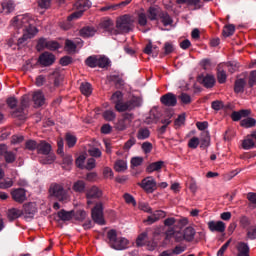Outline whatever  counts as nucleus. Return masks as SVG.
<instances>
[{
	"label": "nucleus",
	"mask_w": 256,
	"mask_h": 256,
	"mask_svg": "<svg viewBox=\"0 0 256 256\" xmlns=\"http://www.w3.org/2000/svg\"><path fill=\"white\" fill-rule=\"evenodd\" d=\"M12 26L16 30H22L23 36L18 38L16 45L18 49H21L25 46L27 40L35 37L37 33V27L31 25V17L28 14L17 15L13 18Z\"/></svg>",
	"instance_id": "1"
},
{
	"label": "nucleus",
	"mask_w": 256,
	"mask_h": 256,
	"mask_svg": "<svg viewBox=\"0 0 256 256\" xmlns=\"http://www.w3.org/2000/svg\"><path fill=\"white\" fill-rule=\"evenodd\" d=\"M111 100L115 104V109L118 112L132 111L141 106V100L138 97H132V99L123 102V94L120 91L115 92Z\"/></svg>",
	"instance_id": "2"
},
{
	"label": "nucleus",
	"mask_w": 256,
	"mask_h": 256,
	"mask_svg": "<svg viewBox=\"0 0 256 256\" xmlns=\"http://www.w3.org/2000/svg\"><path fill=\"white\" fill-rule=\"evenodd\" d=\"M107 239L111 248L115 250L127 249L129 241L125 237H118L117 231L115 229H111L108 231Z\"/></svg>",
	"instance_id": "3"
},
{
	"label": "nucleus",
	"mask_w": 256,
	"mask_h": 256,
	"mask_svg": "<svg viewBox=\"0 0 256 256\" xmlns=\"http://www.w3.org/2000/svg\"><path fill=\"white\" fill-rule=\"evenodd\" d=\"M116 30L117 35L129 33L132 30L131 16L128 14L120 16L116 22Z\"/></svg>",
	"instance_id": "4"
},
{
	"label": "nucleus",
	"mask_w": 256,
	"mask_h": 256,
	"mask_svg": "<svg viewBox=\"0 0 256 256\" xmlns=\"http://www.w3.org/2000/svg\"><path fill=\"white\" fill-rule=\"evenodd\" d=\"M49 193L51 197L56 198L59 202H66L69 198L67 190L57 183L51 184Z\"/></svg>",
	"instance_id": "5"
},
{
	"label": "nucleus",
	"mask_w": 256,
	"mask_h": 256,
	"mask_svg": "<svg viewBox=\"0 0 256 256\" xmlns=\"http://www.w3.org/2000/svg\"><path fill=\"white\" fill-rule=\"evenodd\" d=\"M91 5H92V3L89 0H78L75 3V6H76L78 11L73 12L72 14H70L68 16L67 20L69 22H71L74 19L80 18L83 15V13L91 7Z\"/></svg>",
	"instance_id": "6"
},
{
	"label": "nucleus",
	"mask_w": 256,
	"mask_h": 256,
	"mask_svg": "<svg viewBox=\"0 0 256 256\" xmlns=\"http://www.w3.org/2000/svg\"><path fill=\"white\" fill-rule=\"evenodd\" d=\"M27 107H29V96L24 95L20 99V106L11 113L12 117L25 120V108Z\"/></svg>",
	"instance_id": "7"
},
{
	"label": "nucleus",
	"mask_w": 256,
	"mask_h": 256,
	"mask_svg": "<svg viewBox=\"0 0 256 256\" xmlns=\"http://www.w3.org/2000/svg\"><path fill=\"white\" fill-rule=\"evenodd\" d=\"M60 48V45L56 40H47L46 38H39L37 42L36 49L37 51H43L44 49H48L50 51H56Z\"/></svg>",
	"instance_id": "8"
},
{
	"label": "nucleus",
	"mask_w": 256,
	"mask_h": 256,
	"mask_svg": "<svg viewBox=\"0 0 256 256\" xmlns=\"http://www.w3.org/2000/svg\"><path fill=\"white\" fill-rule=\"evenodd\" d=\"M91 215H92L93 221L96 224L100 226H104L106 224V221L103 215V204L101 202L96 203L95 207L92 209Z\"/></svg>",
	"instance_id": "9"
},
{
	"label": "nucleus",
	"mask_w": 256,
	"mask_h": 256,
	"mask_svg": "<svg viewBox=\"0 0 256 256\" xmlns=\"http://www.w3.org/2000/svg\"><path fill=\"white\" fill-rule=\"evenodd\" d=\"M138 186L148 194H152L157 189V183L153 177L142 179V182H139Z\"/></svg>",
	"instance_id": "10"
},
{
	"label": "nucleus",
	"mask_w": 256,
	"mask_h": 256,
	"mask_svg": "<svg viewBox=\"0 0 256 256\" xmlns=\"http://www.w3.org/2000/svg\"><path fill=\"white\" fill-rule=\"evenodd\" d=\"M37 214V205L33 202L25 203L23 205L22 216L25 220H33Z\"/></svg>",
	"instance_id": "11"
},
{
	"label": "nucleus",
	"mask_w": 256,
	"mask_h": 256,
	"mask_svg": "<svg viewBox=\"0 0 256 256\" xmlns=\"http://www.w3.org/2000/svg\"><path fill=\"white\" fill-rule=\"evenodd\" d=\"M133 113H124L122 118L118 120L115 125V128L119 131H124L127 129L128 125L133 121Z\"/></svg>",
	"instance_id": "12"
},
{
	"label": "nucleus",
	"mask_w": 256,
	"mask_h": 256,
	"mask_svg": "<svg viewBox=\"0 0 256 256\" xmlns=\"http://www.w3.org/2000/svg\"><path fill=\"white\" fill-rule=\"evenodd\" d=\"M11 197L13 201L18 204H23L25 201H27V193L24 188L13 189L11 191Z\"/></svg>",
	"instance_id": "13"
},
{
	"label": "nucleus",
	"mask_w": 256,
	"mask_h": 256,
	"mask_svg": "<svg viewBox=\"0 0 256 256\" xmlns=\"http://www.w3.org/2000/svg\"><path fill=\"white\" fill-rule=\"evenodd\" d=\"M55 62V56L54 54H51V52H43L40 54L38 63L43 67H49L53 65Z\"/></svg>",
	"instance_id": "14"
},
{
	"label": "nucleus",
	"mask_w": 256,
	"mask_h": 256,
	"mask_svg": "<svg viewBox=\"0 0 256 256\" xmlns=\"http://www.w3.org/2000/svg\"><path fill=\"white\" fill-rule=\"evenodd\" d=\"M197 81L203 85L205 88L210 89L213 88L216 84V79L213 75H199Z\"/></svg>",
	"instance_id": "15"
},
{
	"label": "nucleus",
	"mask_w": 256,
	"mask_h": 256,
	"mask_svg": "<svg viewBox=\"0 0 256 256\" xmlns=\"http://www.w3.org/2000/svg\"><path fill=\"white\" fill-rule=\"evenodd\" d=\"M160 102L166 107H174L177 105V96L173 93H167L160 97Z\"/></svg>",
	"instance_id": "16"
},
{
	"label": "nucleus",
	"mask_w": 256,
	"mask_h": 256,
	"mask_svg": "<svg viewBox=\"0 0 256 256\" xmlns=\"http://www.w3.org/2000/svg\"><path fill=\"white\" fill-rule=\"evenodd\" d=\"M162 11L163 10L157 5L150 6L147 9V17L150 21H158L161 16Z\"/></svg>",
	"instance_id": "17"
},
{
	"label": "nucleus",
	"mask_w": 256,
	"mask_h": 256,
	"mask_svg": "<svg viewBox=\"0 0 256 256\" xmlns=\"http://www.w3.org/2000/svg\"><path fill=\"white\" fill-rule=\"evenodd\" d=\"M196 230L192 226L186 227L183 232L182 236L178 239L179 241H186V242H192L195 238Z\"/></svg>",
	"instance_id": "18"
},
{
	"label": "nucleus",
	"mask_w": 256,
	"mask_h": 256,
	"mask_svg": "<svg viewBox=\"0 0 256 256\" xmlns=\"http://www.w3.org/2000/svg\"><path fill=\"white\" fill-rule=\"evenodd\" d=\"M208 228L211 232L224 233L226 231V223L223 221H209Z\"/></svg>",
	"instance_id": "19"
},
{
	"label": "nucleus",
	"mask_w": 256,
	"mask_h": 256,
	"mask_svg": "<svg viewBox=\"0 0 256 256\" xmlns=\"http://www.w3.org/2000/svg\"><path fill=\"white\" fill-rule=\"evenodd\" d=\"M242 147L246 151H249L250 149H254V147H256V132L248 135L246 139L243 140Z\"/></svg>",
	"instance_id": "20"
},
{
	"label": "nucleus",
	"mask_w": 256,
	"mask_h": 256,
	"mask_svg": "<svg viewBox=\"0 0 256 256\" xmlns=\"http://www.w3.org/2000/svg\"><path fill=\"white\" fill-rule=\"evenodd\" d=\"M102 196L103 192L97 186L91 187L86 193L87 200L100 199Z\"/></svg>",
	"instance_id": "21"
},
{
	"label": "nucleus",
	"mask_w": 256,
	"mask_h": 256,
	"mask_svg": "<svg viewBox=\"0 0 256 256\" xmlns=\"http://www.w3.org/2000/svg\"><path fill=\"white\" fill-rule=\"evenodd\" d=\"M0 13H4L6 15L11 14L15 11V2L13 0H6L1 3Z\"/></svg>",
	"instance_id": "22"
},
{
	"label": "nucleus",
	"mask_w": 256,
	"mask_h": 256,
	"mask_svg": "<svg viewBox=\"0 0 256 256\" xmlns=\"http://www.w3.org/2000/svg\"><path fill=\"white\" fill-rule=\"evenodd\" d=\"M100 26L102 29H104L106 32L110 33L111 35H117V30L114 28V23L111 19L103 20L100 23Z\"/></svg>",
	"instance_id": "23"
},
{
	"label": "nucleus",
	"mask_w": 256,
	"mask_h": 256,
	"mask_svg": "<svg viewBox=\"0 0 256 256\" xmlns=\"http://www.w3.org/2000/svg\"><path fill=\"white\" fill-rule=\"evenodd\" d=\"M161 118V113L157 109H151L148 117H146V124L158 123Z\"/></svg>",
	"instance_id": "24"
},
{
	"label": "nucleus",
	"mask_w": 256,
	"mask_h": 256,
	"mask_svg": "<svg viewBox=\"0 0 256 256\" xmlns=\"http://www.w3.org/2000/svg\"><path fill=\"white\" fill-rule=\"evenodd\" d=\"M165 162L160 160V161H156L153 163H150L147 167H146V172L148 174H152L154 172H159L161 171L162 167H164Z\"/></svg>",
	"instance_id": "25"
},
{
	"label": "nucleus",
	"mask_w": 256,
	"mask_h": 256,
	"mask_svg": "<svg viewBox=\"0 0 256 256\" xmlns=\"http://www.w3.org/2000/svg\"><path fill=\"white\" fill-rule=\"evenodd\" d=\"M32 100L34 102V107L39 108L44 105L45 103V97L41 91L34 92L32 96Z\"/></svg>",
	"instance_id": "26"
},
{
	"label": "nucleus",
	"mask_w": 256,
	"mask_h": 256,
	"mask_svg": "<svg viewBox=\"0 0 256 256\" xmlns=\"http://www.w3.org/2000/svg\"><path fill=\"white\" fill-rule=\"evenodd\" d=\"M172 117H173V113L171 111H168L165 113V118L161 120V123L163 125L159 128V132L161 134H164L166 132L168 125L172 123V120H171Z\"/></svg>",
	"instance_id": "27"
},
{
	"label": "nucleus",
	"mask_w": 256,
	"mask_h": 256,
	"mask_svg": "<svg viewBox=\"0 0 256 256\" xmlns=\"http://www.w3.org/2000/svg\"><path fill=\"white\" fill-rule=\"evenodd\" d=\"M51 151V145L45 141H40L37 146L38 155H49Z\"/></svg>",
	"instance_id": "28"
},
{
	"label": "nucleus",
	"mask_w": 256,
	"mask_h": 256,
	"mask_svg": "<svg viewBox=\"0 0 256 256\" xmlns=\"http://www.w3.org/2000/svg\"><path fill=\"white\" fill-rule=\"evenodd\" d=\"M249 115H251V110L242 109L240 111L232 112L231 118H232L233 121L237 122V121L241 120V118L248 117Z\"/></svg>",
	"instance_id": "29"
},
{
	"label": "nucleus",
	"mask_w": 256,
	"mask_h": 256,
	"mask_svg": "<svg viewBox=\"0 0 256 256\" xmlns=\"http://www.w3.org/2000/svg\"><path fill=\"white\" fill-rule=\"evenodd\" d=\"M96 32H97V30L95 29V27H93V26H84L80 30V36L83 37V38H90V37H93Z\"/></svg>",
	"instance_id": "30"
},
{
	"label": "nucleus",
	"mask_w": 256,
	"mask_h": 256,
	"mask_svg": "<svg viewBox=\"0 0 256 256\" xmlns=\"http://www.w3.org/2000/svg\"><path fill=\"white\" fill-rule=\"evenodd\" d=\"M73 192L77 194H83L86 191V182L83 180H77L72 186Z\"/></svg>",
	"instance_id": "31"
},
{
	"label": "nucleus",
	"mask_w": 256,
	"mask_h": 256,
	"mask_svg": "<svg viewBox=\"0 0 256 256\" xmlns=\"http://www.w3.org/2000/svg\"><path fill=\"white\" fill-rule=\"evenodd\" d=\"M23 216V211L17 208H11L8 210V220L13 222Z\"/></svg>",
	"instance_id": "32"
},
{
	"label": "nucleus",
	"mask_w": 256,
	"mask_h": 256,
	"mask_svg": "<svg viewBox=\"0 0 256 256\" xmlns=\"http://www.w3.org/2000/svg\"><path fill=\"white\" fill-rule=\"evenodd\" d=\"M57 216L61 221H70L74 216V211H66L64 209L58 211Z\"/></svg>",
	"instance_id": "33"
},
{
	"label": "nucleus",
	"mask_w": 256,
	"mask_h": 256,
	"mask_svg": "<svg viewBox=\"0 0 256 256\" xmlns=\"http://www.w3.org/2000/svg\"><path fill=\"white\" fill-rule=\"evenodd\" d=\"M159 19L161 20V23L163 24V26L167 27V26H170L173 24V19L172 17L169 15L168 12L166 11H162L160 16H159Z\"/></svg>",
	"instance_id": "34"
},
{
	"label": "nucleus",
	"mask_w": 256,
	"mask_h": 256,
	"mask_svg": "<svg viewBox=\"0 0 256 256\" xmlns=\"http://www.w3.org/2000/svg\"><path fill=\"white\" fill-rule=\"evenodd\" d=\"M245 85H247V82L245 81V79L236 80L234 84V92L236 94L245 92Z\"/></svg>",
	"instance_id": "35"
},
{
	"label": "nucleus",
	"mask_w": 256,
	"mask_h": 256,
	"mask_svg": "<svg viewBox=\"0 0 256 256\" xmlns=\"http://www.w3.org/2000/svg\"><path fill=\"white\" fill-rule=\"evenodd\" d=\"M237 253L250 254L251 248L247 242L240 241L236 246Z\"/></svg>",
	"instance_id": "36"
},
{
	"label": "nucleus",
	"mask_w": 256,
	"mask_h": 256,
	"mask_svg": "<svg viewBox=\"0 0 256 256\" xmlns=\"http://www.w3.org/2000/svg\"><path fill=\"white\" fill-rule=\"evenodd\" d=\"M130 3H131L130 0H125V1H122L121 3L115 4V5H109V6L102 7L101 10L103 12L109 11V10H117L118 8H123L127 5H129Z\"/></svg>",
	"instance_id": "37"
},
{
	"label": "nucleus",
	"mask_w": 256,
	"mask_h": 256,
	"mask_svg": "<svg viewBox=\"0 0 256 256\" xmlns=\"http://www.w3.org/2000/svg\"><path fill=\"white\" fill-rule=\"evenodd\" d=\"M150 130L148 128H140L138 129V133L136 134V137L138 140H145L150 137Z\"/></svg>",
	"instance_id": "38"
},
{
	"label": "nucleus",
	"mask_w": 256,
	"mask_h": 256,
	"mask_svg": "<svg viewBox=\"0 0 256 256\" xmlns=\"http://www.w3.org/2000/svg\"><path fill=\"white\" fill-rule=\"evenodd\" d=\"M85 64L90 67V68H96L98 67V56L94 55V56H88Z\"/></svg>",
	"instance_id": "39"
},
{
	"label": "nucleus",
	"mask_w": 256,
	"mask_h": 256,
	"mask_svg": "<svg viewBox=\"0 0 256 256\" xmlns=\"http://www.w3.org/2000/svg\"><path fill=\"white\" fill-rule=\"evenodd\" d=\"M240 125L244 128H252L256 125V120L254 118L248 117L246 119H243L240 122Z\"/></svg>",
	"instance_id": "40"
},
{
	"label": "nucleus",
	"mask_w": 256,
	"mask_h": 256,
	"mask_svg": "<svg viewBox=\"0 0 256 256\" xmlns=\"http://www.w3.org/2000/svg\"><path fill=\"white\" fill-rule=\"evenodd\" d=\"M80 91L85 96H90L92 93V85L88 82L82 83L80 86Z\"/></svg>",
	"instance_id": "41"
},
{
	"label": "nucleus",
	"mask_w": 256,
	"mask_h": 256,
	"mask_svg": "<svg viewBox=\"0 0 256 256\" xmlns=\"http://www.w3.org/2000/svg\"><path fill=\"white\" fill-rule=\"evenodd\" d=\"M236 31V26L234 24H228L223 29V35L225 37L233 36Z\"/></svg>",
	"instance_id": "42"
},
{
	"label": "nucleus",
	"mask_w": 256,
	"mask_h": 256,
	"mask_svg": "<svg viewBox=\"0 0 256 256\" xmlns=\"http://www.w3.org/2000/svg\"><path fill=\"white\" fill-rule=\"evenodd\" d=\"M65 140H66V143H67V146L69 147V149H72V147H74L77 142L76 136H74L70 133H67L65 135Z\"/></svg>",
	"instance_id": "43"
},
{
	"label": "nucleus",
	"mask_w": 256,
	"mask_h": 256,
	"mask_svg": "<svg viewBox=\"0 0 256 256\" xmlns=\"http://www.w3.org/2000/svg\"><path fill=\"white\" fill-rule=\"evenodd\" d=\"M127 169V163L124 160H117L115 163V171L118 173L125 172Z\"/></svg>",
	"instance_id": "44"
},
{
	"label": "nucleus",
	"mask_w": 256,
	"mask_h": 256,
	"mask_svg": "<svg viewBox=\"0 0 256 256\" xmlns=\"http://www.w3.org/2000/svg\"><path fill=\"white\" fill-rule=\"evenodd\" d=\"M217 80L219 84H224L227 81V73L221 68L217 70Z\"/></svg>",
	"instance_id": "45"
},
{
	"label": "nucleus",
	"mask_w": 256,
	"mask_h": 256,
	"mask_svg": "<svg viewBox=\"0 0 256 256\" xmlns=\"http://www.w3.org/2000/svg\"><path fill=\"white\" fill-rule=\"evenodd\" d=\"M110 81L115 84L117 89H120L124 86V80L118 75L111 76Z\"/></svg>",
	"instance_id": "46"
},
{
	"label": "nucleus",
	"mask_w": 256,
	"mask_h": 256,
	"mask_svg": "<svg viewBox=\"0 0 256 256\" xmlns=\"http://www.w3.org/2000/svg\"><path fill=\"white\" fill-rule=\"evenodd\" d=\"M211 138L208 133H204V137L200 139V148L207 149L210 146Z\"/></svg>",
	"instance_id": "47"
},
{
	"label": "nucleus",
	"mask_w": 256,
	"mask_h": 256,
	"mask_svg": "<svg viewBox=\"0 0 256 256\" xmlns=\"http://www.w3.org/2000/svg\"><path fill=\"white\" fill-rule=\"evenodd\" d=\"M110 65V60L106 56H98L97 67L107 68Z\"/></svg>",
	"instance_id": "48"
},
{
	"label": "nucleus",
	"mask_w": 256,
	"mask_h": 256,
	"mask_svg": "<svg viewBox=\"0 0 256 256\" xmlns=\"http://www.w3.org/2000/svg\"><path fill=\"white\" fill-rule=\"evenodd\" d=\"M4 160L6 161V163H15V161L17 160V155L12 152V151H7L4 154Z\"/></svg>",
	"instance_id": "49"
},
{
	"label": "nucleus",
	"mask_w": 256,
	"mask_h": 256,
	"mask_svg": "<svg viewBox=\"0 0 256 256\" xmlns=\"http://www.w3.org/2000/svg\"><path fill=\"white\" fill-rule=\"evenodd\" d=\"M232 243V239L227 240L217 251V256H224L225 252L228 250L229 246Z\"/></svg>",
	"instance_id": "50"
},
{
	"label": "nucleus",
	"mask_w": 256,
	"mask_h": 256,
	"mask_svg": "<svg viewBox=\"0 0 256 256\" xmlns=\"http://www.w3.org/2000/svg\"><path fill=\"white\" fill-rule=\"evenodd\" d=\"M76 44L72 42V40H66L65 42V50L70 54L76 51Z\"/></svg>",
	"instance_id": "51"
},
{
	"label": "nucleus",
	"mask_w": 256,
	"mask_h": 256,
	"mask_svg": "<svg viewBox=\"0 0 256 256\" xmlns=\"http://www.w3.org/2000/svg\"><path fill=\"white\" fill-rule=\"evenodd\" d=\"M37 141L35 140H28L25 143V149H28V151H35V149H38Z\"/></svg>",
	"instance_id": "52"
},
{
	"label": "nucleus",
	"mask_w": 256,
	"mask_h": 256,
	"mask_svg": "<svg viewBox=\"0 0 256 256\" xmlns=\"http://www.w3.org/2000/svg\"><path fill=\"white\" fill-rule=\"evenodd\" d=\"M103 117L106 121L112 122L116 119V114L112 110H107L103 113Z\"/></svg>",
	"instance_id": "53"
},
{
	"label": "nucleus",
	"mask_w": 256,
	"mask_h": 256,
	"mask_svg": "<svg viewBox=\"0 0 256 256\" xmlns=\"http://www.w3.org/2000/svg\"><path fill=\"white\" fill-rule=\"evenodd\" d=\"M256 239V227H249L246 233V240Z\"/></svg>",
	"instance_id": "54"
},
{
	"label": "nucleus",
	"mask_w": 256,
	"mask_h": 256,
	"mask_svg": "<svg viewBox=\"0 0 256 256\" xmlns=\"http://www.w3.org/2000/svg\"><path fill=\"white\" fill-rule=\"evenodd\" d=\"M200 144V139L198 137H192L188 141V147L189 149H197Z\"/></svg>",
	"instance_id": "55"
},
{
	"label": "nucleus",
	"mask_w": 256,
	"mask_h": 256,
	"mask_svg": "<svg viewBox=\"0 0 256 256\" xmlns=\"http://www.w3.org/2000/svg\"><path fill=\"white\" fill-rule=\"evenodd\" d=\"M138 209H140L141 211H144L148 214H152V208L150 207V205L147 202L138 203Z\"/></svg>",
	"instance_id": "56"
},
{
	"label": "nucleus",
	"mask_w": 256,
	"mask_h": 256,
	"mask_svg": "<svg viewBox=\"0 0 256 256\" xmlns=\"http://www.w3.org/2000/svg\"><path fill=\"white\" fill-rule=\"evenodd\" d=\"M179 99L181 101V103L188 105L192 103V98L190 95L186 94V93H181L179 95Z\"/></svg>",
	"instance_id": "57"
},
{
	"label": "nucleus",
	"mask_w": 256,
	"mask_h": 256,
	"mask_svg": "<svg viewBox=\"0 0 256 256\" xmlns=\"http://www.w3.org/2000/svg\"><path fill=\"white\" fill-rule=\"evenodd\" d=\"M254 85H256V70L250 72L249 78H248V86L250 88H253Z\"/></svg>",
	"instance_id": "58"
},
{
	"label": "nucleus",
	"mask_w": 256,
	"mask_h": 256,
	"mask_svg": "<svg viewBox=\"0 0 256 256\" xmlns=\"http://www.w3.org/2000/svg\"><path fill=\"white\" fill-rule=\"evenodd\" d=\"M73 216H75L76 220L78 221H84L87 217V213L85 210H77Z\"/></svg>",
	"instance_id": "59"
},
{
	"label": "nucleus",
	"mask_w": 256,
	"mask_h": 256,
	"mask_svg": "<svg viewBox=\"0 0 256 256\" xmlns=\"http://www.w3.org/2000/svg\"><path fill=\"white\" fill-rule=\"evenodd\" d=\"M6 103L10 109H15L17 108V104L19 103V101H17L15 97H10L6 100Z\"/></svg>",
	"instance_id": "60"
},
{
	"label": "nucleus",
	"mask_w": 256,
	"mask_h": 256,
	"mask_svg": "<svg viewBox=\"0 0 256 256\" xmlns=\"http://www.w3.org/2000/svg\"><path fill=\"white\" fill-rule=\"evenodd\" d=\"M89 155H91V157H95L96 159H99V157H102V152L99 148H91L88 151Z\"/></svg>",
	"instance_id": "61"
},
{
	"label": "nucleus",
	"mask_w": 256,
	"mask_h": 256,
	"mask_svg": "<svg viewBox=\"0 0 256 256\" xmlns=\"http://www.w3.org/2000/svg\"><path fill=\"white\" fill-rule=\"evenodd\" d=\"M153 149V144L151 142H144L142 143V151H144V153H146V155H148V153H150Z\"/></svg>",
	"instance_id": "62"
},
{
	"label": "nucleus",
	"mask_w": 256,
	"mask_h": 256,
	"mask_svg": "<svg viewBox=\"0 0 256 256\" xmlns=\"http://www.w3.org/2000/svg\"><path fill=\"white\" fill-rule=\"evenodd\" d=\"M73 63V59H72V56H63L61 59H60V64L62 66H68L70 64Z\"/></svg>",
	"instance_id": "63"
},
{
	"label": "nucleus",
	"mask_w": 256,
	"mask_h": 256,
	"mask_svg": "<svg viewBox=\"0 0 256 256\" xmlns=\"http://www.w3.org/2000/svg\"><path fill=\"white\" fill-rule=\"evenodd\" d=\"M142 163H143L142 157H134L132 158V160H130V165H132V167H140Z\"/></svg>",
	"instance_id": "64"
}]
</instances>
